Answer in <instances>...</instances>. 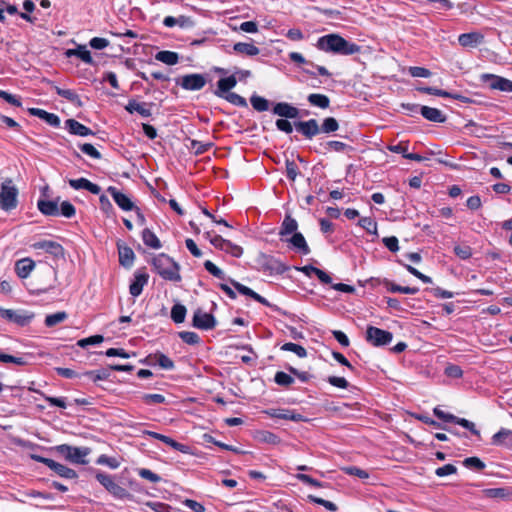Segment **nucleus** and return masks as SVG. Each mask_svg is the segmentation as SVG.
Listing matches in <instances>:
<instances>
[{
	"mask_svg": "<svg viewBox=\"0 0 512 512\" xmlns=\"http://www.w3.org/2000/svg\"><path fill=\"white\" fill-rule=\"evenodd\" d=\"M454 253L462 260H467L472 256V249L468 245H456Z\"/></svg>",
	"mask_w": 512,
	"mask_h": 512,
	"instance_id": "nucleus-61",
	"label": "nucleus"
},
{
	"mask_svg": "<svg viewBox=\"0 0 512 512\" xmlns=\"http://www.w3.org/2000/svg\"><path fill=\"white\" fill-rule=\"evenodd\" d=\"M233 49L235 52L247 56H256L260 53L259 48L252 43L237 42L234 44Z\"/></svg>",
	"mask_w": 512,
	"mask_h": 512,
	"instance_id": "nucleus-35",
	"label": "nucleus"
},
{
	"mask_svg": "<svg viewBox=\"0 0 512 512\" xmlns=\"http://www.w3.org/2000/svg\"><path fill=\"white\" fill-rule=\"evenodd\" d=\"M104 340V337L102 335H93L87 338H83L78 340L77 345L86 348L89 345H96L102 343Z\"/></svg>",
	"mask_w": 512,
	"mask_h": 512,
	"instance_id": "nucleus-60",
	"label": "nucleus"
},
{
	"mask_svg": "<svg viewBox=\"0 0 512 512\" xmlns=\"http://www.w3.org/2000/svg\"><path fill=\"white\" fill-rule=\"evenodd\" d=\"M67 317H68V315L64 311L47 315L45 318V325L47 327H53V326L63 322Z\"/></svg>",
	"mask_w": 512,
	"mask_h": 512,
	"instance_id": "nucleus-46",
	"label": "nucleus"
},
{
	"mask_svg": "<svg viewBox=\"0 0 512 512\" xmlns=\"http://www.w3.org/2000/svg\"><path fill=\"white\" fill-rule=\"evenodd\" d=\"M53 89L55 90L57 95L65 98L66 100H68L69 102L74 104L75 106H77V107L83 106V102L81 101L79 95L74 90L62 89L56 85L53 86Z\"/></svg>",
	"mask_w": 512,
	"mask_h": 512,
	"instance_id": "nucleus-31",
	"label": "nucleus"
},
{
	"mask_svg": "<svg viewBox=\"0 0 512 512\" xmlns=\"http://www.w3.org/2000/svg\"><path fill=\"white\" fill-rule=\"evenodd\" d=\"M217 321L211 313L204 312L201 308L194 311L192 326L200 330H212L216 327Z\"/></svg>",
	"mask_w": 512,
	"mask_h": 512,
	"instance_id": "nucleus-10",
	"label": "nucleus"
},
{
	"mask_svg": "<svg viewBox=\"0 0 512 512\" xmlns=\"http://www.w3.org/2000/svg\"><path fill=\"white\" fill-rule=\"evenodd\" d=\"M155 59L167 65H176L179 62V55L173 51L162 50L156 53Z\"/></svg>",
	"mask_w": 512,
	"mask_h": 512,
	"instance_id": "nucleus-34",
	"label": "nucleus"
},
{
	"mask_svg": "<svg viewBox=\"0 0 512 512\" xmlns=\"http://www.w3.org/2000/svg\"><path fill=\"white\" fill-rule=\"evenodd\" d=\"M175 83L184 90L199 91L206 85L207 79L203 74L193 73L176 78Z\"/></svg>",
	"mask_w": 512,
	"mask_h": 512,
	"instance_id": "nucleus-9",
	"label": "nucleus"
},
{
	"mask_svg": "<svg viewBox=\"0 0 512 512\" xmlns=\"http://www.w3.org/2000/svg\"><path fill=\"white\" fill-rule=\"evenodd\" d=\"M286 166V176L289 180L295 181L299 174V169L297 164L293 160L287 159L285 162Z\"/></svg>",
	"mask_w": 512,
	"mask_h": 512,
	"instance_id": "nucleus-59",
	"label": "nucleus"
},
{
	"mask_svg": "<svg viewBox=\"0 0 512 512\" xmlns=\"http://www.w3.org/2000/svg\"><path fill=\"white\" fill-rule=\"evenodd\" d=\"M187 309L184 305L177 303L171 309V319L174 323H183L186 317Z\"/></svg>",
	"mask_w": 512,
	"mask_h": 512,
	"instance_id": "nucleus-38",
	"label": "nucleus"
},
{
	"mask_svg": "<svg viewBox=\"0 0 512 512\" xmlns=\"http://www.w3.org/2000/svg\"><path fill=\"white\" fill-rule=\"evenodd\" d=\"M0 316L10 322L16 323L23 327L28 325L34 318V313L26 311L5 309L0 307Z\"/></svg>",
	"mask_w": 512,
	"mask_h": 512,
	"instance_id": "nucleus-11",
	"label": "nucleus"
},
{
	"mask_svg": "<svg viewBox=\"0 0 512 512\" xmlns=\"http://www.w3.org/2000/svg\"><path fill=\"white\" fill-rule=\"evenodd\" d=\"M107 192L112 196L115 203L124 211H131L134 210L136 207L134 203L131 201V199L125 195L124 193L120 192L116 187L109 186L107 189Z\"/></svg>",
	"mask_w": 512,
	"mask_h": 512,
	"instance_id": "nucleus-15",
	"label": "nucleus"
},
{
	"mask_svg": "<svg viewBox=\"0 0 512 512\" xmlns=\"http://www.w3.org/2000/svg\"><path fill=\"white\" fill-rule=\"evenodd\" d=\"M37 207L39 211L45 216L59 215V207L57 201L39 199L37 202Z\"/></svg>",
	"mask_w": 512,
	"mask_h": 512,
	"instance_id": "nucleus-29",
	"label": "nucleus"
},
{
	"mask_svg": "<svg viewBox=\"0 0 512 512\" xmlns=\"http://www.w3.org/2000/svg\"><path fill=\"white\" fill-rule=\"evenodd\" d=\"M179 338L188 345H198L201 341L199 335L191 331H181L178 333Z\"/></svg>",
	"mask_w": 512,
	"mask_h": 512,
	"instance_id": "nucleus-44",
	"label": "nucleus"
},
{
	"mask_svg": "<svg viewBox=\"0 0 512 512\" xmlns=\"http://www.w3.org/2000/svg\"><path fill=\"white\" fill-rule=\"evenodd\" d=\"M18 189L12 179L7 178L1 184L0 208L4 211H11L18 205Z\"/></svg>",
	"mask_w": 512,
	"mask_h": 512,
	"instance_id": "nucleus-6",
	"label": "nucleus"
},
{
	"mask_svg": "<svg viewBox=\"0 0 512 512\" xmlns=\"http://www.w3.org/2000/svg\"><path fill=\"white\" fill-rule=\"evenodd\" d=\"M65 128L69 131L70 134L77 136L85 137L95 134L89 127L72 118L65 121Z\"/></svg>",
	"mask_w": 512,
	"mask_h": 512,
	"instance_id": "nucleus-20",
	"label": "nucleus"
},
{
	"mask_svg": "<svg viewBox=\"0 0 512 512\" xmlns=\"http://www.w3.org/2000/svg\"><path fill=\"white\" fill-rule=\"evenodd\" d=\"M298 223L297 221L291 217V215L287 214L281 224L279 230V236L281 241H284L288 238L289 235H293L297 233Z\"/></svg>",
	"mask_w": 512,
	"mask_h": 512,
	"instance_id": "nucleus-23",
	"label": "nucleus"
},
{
	"mask_svg": "<svg viewBox=\"0 0 512 512\" xmlns=\"http://www.w3.org/2000/svg\"><path fill=\"white\" fill-rule=\"evenodd\" d=\"M274 381L279 386L288 387L294 383V378L283 371H278L275 374Z\"/></svg>",
	"mask_w": 512,
	"mask_h": 512,
	"instance_id": "nucleus-50",
	"label": "nucleus"
},
{
	"mask_svg": "<svg viewBox=\"0 0 512 512\" xmlns=\"http://www.w3.org/2000/svg\"><path fill=\"white\" fill-rule=\"evenodd\" d=\"M151 264L153 265L156 272L164 279L173 282L181 281V275L179 273L180 266L171 257L165 253H160L155 256Z\"/></svg>",
	"mask_w": 512,
	"mask_h": 512,
	"instance_id": "nucleus-2",
	"label": "nucleus"
},
{
	"mask_svg": "<svg viewBox=\"0 0 512 512\" xmlns=\"http://www.w3.org/2000/svg\"><path fill=\"white\" fill-rule=\"evenodd\" d=\"M319 127L320 133L330 134L339 129V123L334 117H327Z\"/></svg>",
	"mask_w": 512,
	"mask_h": 512,
	"instance_id": "nucleus-39",
	"label": "nucleus"
},
{
	"mask_svg": "<svg viewBox=\"0 0 512 512\" xmlns=\"http://www.w3.org/2000/svg\"><path fill=\"white\" fill-rule=\"evenodd\" d=\"M250 103L252 107L258 112H264L269 109V101L264 97L258 96L256 94L251 96Z\"/></svg>",
	"mask_w": 512,
	"mask_h": 512,
	"instance_id": "nucleus-40",
	"label": "nucleus"
},
{
	"mask_svg": "<svg viewBox=\"0 0 512 512\" xmlns=\"http://www.w3.org/2000/svg\"><path fill=\"white\" fill-rule=\"evenodd\" d=\"M138 475L141 478L149 480L152 483H158V482L161 481V477L158 474H156V473H154L151 470L146 469V468L139 469L138 470Z\"/></svg>",
	"mask_w": 512,
	"mask_h": 512,
	"instance_id": "nucleus-63",
	"label": "nucleus"
},
{
	"mask_svg": "<svg viewBox=\"0 0 512 512\" xmlns=\"http://www.w3.org/2000/svg\"><path fill=\"white\" fill-rule=\"evenodd\" d=\"M453 423L458 424L465 429L469 430L473 435H476L480 437V431L476 429L475 424L465 418H460L456 416V419L453 421Z\"/></svg>",
	"mask_w": 512,
	"mask_h": 512,
	"instance_id": "nucleus-56",
	"label": "nucleus"
},
{
	"mask_svg": "<svg viewBox=\"0 0 512 512\" xmlns=\"http://www.w3.org/2000/svg\"><path fill=\"white\" fill-rule=\"evenodd\" d=\"M148 280L149 275L146 272L142 270H137L134 273V279L132 280L129 286L130 294L133 297H138L142 293L143 287L148 283Z\"/></svg>",
	"mask_w": 512,
	"mask_h": 512,
	"instance_id": "nucleus-16",
	"label": "nucleus"
},
{
	"mask_svg": "<svg viewBox=\"0 0 512 512\" xmlns=\"http://www.w3.org/2000/svg\"><path fill=\"white\" fill-rule=\"evenodd\" d=\"M80 150L93 159H100L102 157L101 153L90 143L80 145Z\"/></svg>",
	"mask_w": 512,
	"mask_h": 512,
	"instance_id": "nucleus-64",
	"label": "nucleus"
},
{
	"mask_svg": "<svg viewBox=\"0 0 512 512\" xmlns=\"http://www.w3.org/2000/svg\"><path fill=\"white\" fill-rule=\"evenodd\" d=\"M284 242L291 244L294 249L303 255H308L310 253V248L304 236L300 232L294 233L291 237L286 238Z\"/></svg>",
	"mask_w": 512,
	"mask_h": 512,
	"instance_id": "nucleus-24",
	"label": "nucleus"
},
{
	"mask_svg": "<svg viewBox=\"0 0 512 512\" xmlns=\"http://www.w3.org/2000/svg\"><path fill=\"white\" fill-rule=\"evenodd\" d=\"M154 358L162 369L172 370L175 367L174 362L161 352H156Z\"/></svg>",
	"mask_w": 512,
	"mask_h": 512,
	"instance_id": "nucleus-48",
	"label": "nucleus"
},
{
	"mask_svg": "<svg viewBox=\"0 0 512 512\" xmlns=\"http://www.w3.org/2000/svg\"><path fill=\"white\" fill-rule=\"evenodd\" d=\"M316 47L326 53L349 56L361 51V47L354 42L348 41L336 33L327 34L318 38Z\"/></svg>",
	"mask_w": 512,
	"mask_h": 512,
	"instance_id": "nucleus-1",
	"label": "nucleus"
},
{
	"mask_svg": "<svg viewBox=\"0 0 512 512\" xmlns=\"http://www.w3.org/2000/svg\"><path fill=\"white\" fill-rule=\"evenodd\" d=\"M365 339L371 345L380 347L388 345L393 339V334L389 331L374 326H368Z\"/></svg>",
	"mask_w": 512,
	"mask_h": 512,
	"instance_id": "nucleus-8",
	"label": "nucleus"
},
{
	"mask_svg": "<svg viewBox=\"0 0 512 512\" xmlns=\"http://www.w3.org/2000/svg\"><path fill=\"white\" fill-rule=\"evenodd\" d=\"M325 148L328 150L336 151V152H351L354 150L352 146H349V145L345 144L344 142L336 141V140H330V141L326 142Z\"/></svg>",
	"mask_w": 512,
	"mask_h": 512,
	"instance_id": "nucleus-41",
	"label": "nucleus"
},
{
	"mask_svg": "<svg viewBox=\"0 0 512 512\" xmlns=\"http://www.w3.org/2000/svg\"><path fill=\"white\" fill-rule=\"evenodd\" d=\"M342 471L347 475L356 476L360 479H367L369 477V473L367 471L356 466L343 467Z\"/></svg>",
	"mask_w": 512,
	"mask_h": 512,
	"instance_id": "nucleus-53",
	"label": "nucleus"
},
{
	"mask_svg": "<svg viewBox=\"0 0 512 512\" xmlns=\"http://www.w3.org/2000/svg\"><path fill=\"white\" fill-rule=\"evenodd\" d=\"M358 225L369 234L377 233V223L371 217H361L358 221Z\"/></svg>",
	"mask_w": 512,
	"mask_h": 512,
	"instance_id": "nucleus-42",
	"label": "nucleus"
},
{
	"mask_svg": "<svg viewBox=\"0 0 512 512\" xmlns=\"http://www.w3.org/2000/svg\"><path fill=\"white\" fill-rule=\"evenodd\" d=\"M34 249L44 250L46 253L51 254L55 258H63L65 250L63 246L52 240H40L32 244Z\"/></svg>",
	"mask_w": 512,
	"mask_h": 512,
	"instance_id": "nucleus-13",
	"label": "nucleus"
},
{
	"mask_svg": "<svg viewBox=\"0 0 512 512\" xmlns=\"http://www.w3.org/2000/svg\"><path fill=\"white\" fill-rule=\"evenodd\" d=\"M59 214L66 218H72L76 214V209L69 201H63L59 209Z\"/></svg>",
	"mask_w": 512,
	"mask_h": 512,
	"instance_id": "nucleus-62",
	"label": "nucleus"
},
{
	"mask_svg": "<svg viewBox=\"0 0 512 512\" xmlns=\"http://www.w3.org/2000/svg\"><path fill=\"white\" fill-rule=\"evenodd\" d=\"M35 267V262L30 258H23L15 263V272L19 278H27Z\"/></svg>",
	"mask_w": 512,
	"mask_h": 512,
	"instance_id": "nucleus-27",
	"label": "nucleus"
},
{
	"mask_svg": "<svg viewBox=\"0 0 512 512\" xmlns=\"http://www.w3.org/2000/svg\"><path fill=\"white\" fill-rule=\"evenodd\" d=\"M96 463L99 465H106L112 469H117L120 466V462L115 457H109L105 454L100 455Z\"/></svg>",
	"mask_w": 512,
	"mask_h": 512,
	"instance_id": "nucleus-55",
	"label": "nucleus"
},
{
	"mask_svg": "<svg viewBox=\"0 0 512 512\" xmlns=\"http://www.w3.org/2000/svg\"><path fill=\"white\" fill-rule=\"evenodd\" d=\"M53 450L66 461L80 465L88 463L86 457L91 453V449L89 447H75L68 444L57 445Z\"/></svg>",
	"mask_w": 512,
	"mask_h": 512,
	"instance_id": "nucleus-3",
	"label": "nucleus"
},
{
	"mask_svg": "<svg viewBox=\"0 0 512 512\" xmlns=\"http://www.w3.org/2000/svg\"><path fill=\"white\" fill-rule=\"evenodd\" d=\"M84 375L90 377L94 382H96L99 380H107L110 377L111 373L108 366L107 368H102L99 370L86 371Z\"/></svg>",
	"mask_w": 512,
	"mask_h": 512,
	"instance_id": "nucleus-43",
	"label": "nucleus"
},
{
	"mask_svg": "<svg viewBox=\"0 0 512 512\" xmlns=\"http://www.w3.org/2000/svg\"><path fill=\"white\" fill-rule=\"evenodd\" d=\"M272 112L285 119H296L300 116V110L287 102L276 103L272 108Z\"/></svg>",
	"mask_w": 512,
	"mask_h": 512,
	"instance_id": "nucleus-14",
	"label": "nucleus"
},
{
	"mask_svg": "<svg viewBox=\"0 0 512 512\" xmlns=\"http://www.w3.org/2000/svg\"><path fill=\"white\" fill-rule=\"evenodd\" d=\"M142 240L144 244L153 249H160L162 247L159 238L149 228L142 231Z\"/></svg>",
	"mask_w": 512,
	"mask_h": 512,
	"instance_id": "nucleus-36",
	"label": "nucleus"
},
{
	"mask_svg": "<svg viewBox=\"0 0 512 512\" xmlns=\"http://www.w3.org/2000/svg\"><path fill=\"white\" fill-rule=\"evenodd\" d=\"M227 280L240 294L254 299L255 301L271 308L275 312H278L285 316L289 315V313L287 311H284L279 306L270 303L266 298L262 297L261 295H259L255 291H253L251 288L237 282L236 280H234L232 278H228Z\"/></svg>",
	"mask_w": 512,
	"mask_h": 512,
	"instance_id": "nucleus-7",
	"label": "nucleus"
},
{
	"mask_svg": "<svg viewBox=\"0 0 512 512\" xmlns=\"http://www.w3.org/2000/svg\"><path fill=\"white\" fill-rule=\"evenodd\" d=\"M95 478L114 498L120 500H132V494H130L125 488L116 483L114 476L101 471H97Z\"/></svg>",
	"mask_w": 512,
	"mask_h": 512,
	"instance_id": "nucleus-4",
	"label": "nucleus"
},
{
	"mask_svg": "<svg viewBox=\"0 0 512 512\" xmlns=\"http://www.w3.org/2000/svg\"><path fill=\"white\" fill-rule=\"evenodd\" d=\"M483 79L490 81L489 86L492 89L508 93L512 92V81L507 78H503L493 74H484Z\"/></svg>",
	"mask_w": 512,
	"mask_h": 512,
	"instance_id": "nucleus-17",
	"label": "nucleus"
},
{
	"mask_svg": "<svg viewBox=\"0 0 512 512\" xmlns=\"http://www.w3.org/2000/svg\"><path fill=\"white\" fill-rule=\"evenodd\" d=\"M458 42L463 47H477L484 42V35L479 32L463 33L458 36Z\"/></svg>",
	"mask_w": 512,
	"mask_h": 512,
	"instance_id": "nucleus-19",
	"label": "nucleus"
},
{
	"mask_svg": "<svg viewBox=\"0 0 512 512\" xmlns=\"http://www.w3.org/2000/svg\"><path fill=\"white\" fill-rule=\"evenodd\" d=\"M0 362L13 363L19 366H25L28 364V361L24 357H16L3 352H0Z\"/></svg>",
	"mask_w": 512,
	"mask_h": 512,
	"instance_id": "nucleus-51",
	"label": "nucleus"
},
{
	"mask_svg": "<svg viewBox=\"0 0 512 512\" xmlns=\"http://www.w3.org/2000/svg\"><path fill=\"white\" fill-rule=\"evenodd\" d=\"M237 84V79L235 75L228 76L226 78H221L217 82V88L214 91V94L222 98L226 94L230 93V90L234 88Z\"/></svg>",
	"mask_w": 512,
	"mask_h": 512,
	"instance_id": "nucleus-22",
	"label": "nucleus"
},
{
	"mask_svg": "<svg viewBox=\"0 0 512 512\" xmlns=\"http://www.w3.org/2000/svg\"><path fill=\"white\" fill-rule=\"evenodd\" d=\"M308 499H309L310 502H313V503H316L318 505H321V506L325 507L327 510H329L331 512H335L337 510L336 504H334L331 501L325 500L323 498H320V497H317V496H314V495H308Z\"/></svg>",
	"mask_w": 512,
	"mask_h": 512,
	"instance_id": "nucleus-57",
	"label": "nucleus"
},
{
	"mask_svg": "<svg viewBox=\"0 0 512 512\" xmlns=\"http://www.w3.org/2000/svg\"><path fill=\"white\" fill-rule=\"evenodd\" d=\"M270 415L273 416V417H276V418L285 419V420H292V421H295V422H299V421L303 420V416L301 414L295 413V412L290 411V410H284L281 413H275L274 412V413H271Z\"/></svg>",
	"mask_w": 512,
	"mask_h": 512,
	"instance_id": "nucleus-52",
	"label": "nucleus"
},
{
	"mask_svg": "<svg viewBox=\"0 0 512 512\" xmlns=\"http://www.w3.org/2000/svg\"><path fill=\"white\" fill-rule=\"evenodd\" d=\"M508 437H512V431L509 429L501 428L497 433L493 435L492 444L502 445L504 440Z\"/></svg>",
	"mask_w": 512,
	"mask_h": 512,
	"instance_id": "nucleus-58",
	"label": "nucleus"
},
{
	"mask_svg": "<svg viewBox=\"0 0 512 512\" xmlns=\"http://www.w3.org/2000/svg\"><path fill=\"white\" fill-rule=\"evenodd\" d=\"M65 55L67 57L76 56L79 59H81L83 62H85L86 64H90V65L95 64L90 51L87 50L85 45H79L75 49H68V50H66Z\"/></svg>",
	"mask_w": 512,
	"mask_h": 512,
	"instance_id": "nucleus-28",
	"label": "nucleus"
},
{
	"mask_svg": "<svg viewBox=\"0 0 512 512\" xmlns=\"http://www.w3.org/2000/svg\"><path fill=\"white\" fill-rule=\"evenodd\" d=\"M29 113L33 116H36L44 120L47 124H49L52 127L57 128L60 126V118L54 113H49L39 108H30Z\"/></svg>",
	"mask_w": 512,
	"mask_h": 512,
	"instance_id": "nucleus-26",
	"label": "nucleus"
},
{
	"mask_svg": "<svg viewBox=\"0 0 512 512\" xmlns=\"http://www.w3.org/2000/svg\"><path fill=\"white\" fill-rule=\"evenodd\" d=\"M421 115L428 121L435 123H444L446 121V116L441 110L429 106H422Z\"/></svg>",
	"mask_w": 512,
	"mask_h": 512,
	"instance_id": "nucleus-30",
	"label": "nucleus"
},
{
	"mask_svg": "<svg viewBox=\"0 0 512 512\" xmlns=\"http://www.w3.org/2000/svg\"><path fill=\"white\" fill-rule=\"evenodd\" d=\"M222 99H225L229 103H231L235 106H238V107L246 108L248 106L246 99L235 92H230V93L226 94L225 96L222 97Z\"/></svg>",
	"mask_w": 512,
	"mask_h": 512,
	"instance_id": "nucleus-47",
	"label": "nucleus"
},
{
	"mask_svg": "<svg viewBox=\"0 0 512 512\" xmlns=\"http://www.w3.org/2000/svg\"><path fill=\"white\" fill-rule=\"evenodd\" d=\"M118 254H119V263L126 268H130L133 265L135 254L134 251L121 243H117Z\"/></svg>",
	"mask_w": 512,
	"mask_h": 512,
	"instance_id": "nucleus-25",
	"label": "nucleus"
},
{
	"mask_svg": "<svg viewBox=\"0 0 512 512\" xmlns=\"http://www.w3.org/2000/svg\"><path fill=\"white\" fill-rule=\"evenodd\" d=\"M153 103L147 102H138L135 99H131L128 101L125 106V110L130 114L138 113L142 117H150L152 115L151 108L153 107Z\"/></svg>",
	"mask_w": 512,
	"mask_h": 512,
	"instance_id": "nucleus-18",
	"label": "nucleus"
},
{
	"mask_svg": "<svg viewBox=\"0 0 512 512\" xmlns=\"http://www.w3.org/2000/svg\"><path fill=\"white\" fill-rule=\"evenodd\" d=\"M294 127L297 132L301 133L306 139H312L320 133V127L316 119L307 121H296Z\"/></svg>",
	"mask_w": 512,
	"mask_h": 512,
	"instance_id": "nucleus-12",
	"label": "nucleus"
},
{
	"mask_svg": "<svg viewBox=\"0 0 512 512\" xmlns=\"http://www.w3.org/2000/svg\"><path fill=\"white\" fill-rule=\"evenodd\" d=\"M50 469L57 475L66 479H75L78 477L75 470L53 460Z\"/></svg>",
	"mask_w": 512,
	"mask_h": 512,
	"instance_id": "nucleus-32",
	"label": "nucleus"
},
{
	"mask_svg": "<svg viewBox=\"0 0 512 512\" xmlns=\"http://www.w3.org/2000/svg\"><path fill=\"white\" fill-rule=\"evenodd\" d=\"M204 268L214 277L221 280H226V274L224 271L217 267L212 261L206 260L204 262Z\"/></svg>",
	"mask_w": 512,
	"mask_h": 512,
	"instance_id": "nucleus-49",
	"label": "nucleus"
},
{
	"mask_svg": "<svg viewBox=\"0 0 512 512\" xmlns=\"http://www.w3.org/2000/svg\"><path fill=\"white\" fill-rule=\"evenodd\" d=\"M308 102L321 109H326L330 105V99L328 96L319 93H312L307 97Z\"/></svg>",
	"mask_w": 512,
	"mask_h": 512,
	"instance_id": "nucleus-37",
	"label": "nucleus"
},
{
	"mask_svg": "<svg viewBox=\"0 0 512 512\" xmlns=\"http://www.w3.org/2000/svg\"><path fill=\"white\" fill-rule=\"evenodd\" d=\"M256 263L259 270L268 275H281L290 269L289 266L279 259L265 253L258 255Z\"/></svg>",
	"mask_w": 512,
	"mask_h": 512,
	"instance_id": "nucleus-5",
	"label": "nucleus"
},
{
	"mask_svg": "<svg viewBox=\"0 0 512 512\" xmlns=\"http://www.w3.org/2000/svg\"><path fill=\"white\" fill-rule=\"evenodd\" d=\"M383 284L392 293L417 294L419 292L418 287L400 286L387 279L384 280Z\"/></svg>",
	"mask_w": 512,
	"mask_h": 512,
	"instance_id": "nucleus-33",
	"label": "nucleus"
},
{
	"mask_svg": "<svg viewBox=\"0 0 512 512\" xmlns=\"http://www.w3.org/2000/svg\"><path fill=\"white\" fill-rule=\"evenodd\" d=\"M69 185L75 189H85L92 194L98 195L101 192V187L95 183H92L86 178L70 179Z\"/></svg>",
	"mask_w": 512,
	"mask_h": 512,
	"instance_id": "nucleus-21",
	"label": "nucleus"
},
{
	"mask_svg": "<svg viewBox=\"0 0 512 512\" xmlns=\"http://www.w3.org/2000/svg\"><path fill=\"white\" fill-rule=\"evenodd\" d=\"M281 350L293 352L300 358H304L307 356V351L303 346L292 342L283 344L281 346Z\"/></svg>",
	"mask_w": 512,
	"mask_h": 512,
	"instance_id": "nucleus-45",
	"label": "nucleus"
},
{
	"mask_svg": "<svg viewBox=\"0 0 512 512\" xmlns=\"http://www.w3.org/2000/svg\"><path fill=\"white\" fill-rule=\"evenodd\" d=\"M463 465L466 468L475 469L478 471L483 470L486 466L485 463L478 457H468L464 459Z\"/></svg>",
	"mask_w": 512,
	"mask_h": 512,
	"instance_id": "nucleus-54",
	"label": "nucleus"
}]
</instances>
